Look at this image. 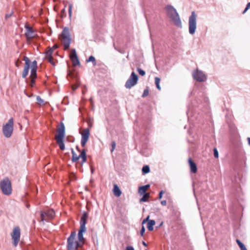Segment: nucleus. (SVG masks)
I'll return each instance as SVG.
<instances>
[{
	"label": "nucleus",
	"mask_w": 250,
	"mask_h": 250,
	"mask_svg": "<svg viewBox=\"0 0 250 250\" xmlns=\"http://www.w3.org/2000/svg\"><path fill=\"white\" fill-rule=\"evenodd\" d=\"M166 10L170 21L175 26L181 28L182 27V21L176 10L171 5H167L166 7Z\"/></svg>",
	"instance_id": "f257e3e1"
},
{
	"label": "nucleus",
	"mask_w": 250,
	"mask_h": 250,
	"mask_svg": "<svg viewBox=\"0 0 250 250\" xmlns=\"http://www.w3.org/2000/svg\"><path fill=\"white\" fill-rule=\"evenodd\" d=\"M88 217V213L84 212L81 217L80 221V228L79 230L78 237V241L83 245L84 244V239L83 236V233L86 231L85 225L86 223V219Z\"/></svg>",
	"instance_id": "f03ea898"
},
{
	"label": "nucleus",
	"mask_w": 250,
	"mask_h": 250,
	"mask_svg": "<svg viewBox=\"0 0 250 250\" xmlns=\"http://www.w3.org/2000/svg\"><path fill=\"white\" fill-rule=\"evenodd\" d=\"M76 232L73 231L67 239V250H78L79 248L82 247L83 245L78 241L75 240Z\"/></svg>",
	"instance_id": "7ed1b4c3"
},
{
	"label": "nucleus",
	"mask_w": 250,
	"mask_h": 250,
	"mask_svg": "<svg viewBox=\"0 0 250 250\" xmlns=\"http://www.w3.org/2000/svg\"><path fill=\"white\" fill-rule=\"evenodd\" d=\"M0 188L4 195H9L11 194L12 190L11 183L7 177L0 181Z\"/></svg>",
	"instance_id": "20e7f679"
},
{
	"label": "nucleus",
	"mask_w": 250,
	"mask_h": 250,
	"mask_svg": "<svg viewBox=\"0 0 250 250\" xmlns=\"http://www.w3.org/2000/svg\"><path fill=\"white\" fill-rule=\"evenodd\" d=\"M61 40L63 44L64 49L67 50L69 48L71 42V37L67 27H65L60 35Z\"/></svg>",
	"instance_id": "39448f33"
},
{
	"label": "nucleus",
	"mask_w": 250,
	"mask_h": 250,
	"mask_svg": "<svg viewBox=\"0 0 250 250\" xmlns=\"http://www.w3.org/2000/svg\"><path fill=\"white\" fill-rule=\"evenodd\" d=\"M14 120L11 118L2 127V132L4 136L9 138L11 136L13 131Z\"/></svg>",
	"instance_id": "423d86ee"
},
{
	"label": "nucleus",
	"mask_w": 250,
	"mask_h": 250,
	"mask_svg": "<svg viewBox=\"0 0 250 250\" xmlns=\"http://www.w3.org/2000/svg\"><path fill=\"white\" fill-rule=\"evenodd\" d=\"M196 18L197 16L195 12L192 11L188 20V31L191 35H193L196 31L197 26Z\"/></svg>",
	"instance_id": "0eeeda50"
},
{
	"label": "nucleus",
	"mask_w": 250,
	"mask_h": 250,
	"mask_svg": "<svg viewBox=\"0 0 250 250\" xmlns=\"http://www.w3.org/2000/svg\"><path fill=\"white\" fill-rule=\"evenodd\" d=\"M37 62L36 61H34L31 65V73L30 77L31 78L30 82L29 84L31 86L33 87L35 84V79L37 78Z\"/></svg>",
	"instance_id": "6e6552de"
},
{
	"label": "nucleus",
	"mask_w": 250,
	"mask_h": 250,
	"mask_svg": "<svg viewBox=\"0 0 250 250\" xmlns=\"http://www.w3.org/2000/svg\"><path fill=\"white\" fill-rule=\"evenodd\" d=\"M138 77L134 72L131 73L128 79L126 81L125 83V87L127 89H130L133 86H135L138 82Z\"/></svg>",
	"instance_id": "1a4fd4ad"
},
{
	"label": "nucleus",
	"mask_w": 250,
	"mask_h": 250,
	"mask_svg": "<svg viewBox=\"0 0 250 250\" xmlns=\"http://www.w3.org/2000/svg\"><path fill=\"white\" fill-rule=\"evenodd\" d=\"M11 236L13 241V245L16 247L20 241L21 237V229L19 227H16L13 229Z\"/></svg>",
	"instance_id": "9d476101"
},
{
	"label": "nucleus",
	"mask_w": 250,
	"mask_h": 250,
	"mask_svg": "<svg viewBox=\"0 0 250 250\" xmlns=\"http://www.w3.org/2000/svg\"><path fill=\"white\" fill-rule=\"evenodd\" d=\"M55 214V211L53 209H48L45 211H41V220L42 222L48 221L54 218Z\"/></svg>",
	"instance_id": "9b49d317"
},
{
	"label": "nucleus",
	"mask_w": 250,
	"mask_h": 250,
	"mask_svg": "<svg viewBox=\"0 0 250 250\" xmlns=\"http://www.w3.org/2000/svg\"><path fill=\"white\" fill-rule=\"evenodd\" d=\"M71 151L72 154V161L73 162H76L80 158H82L83 164L86 161V155L85 149L82 150L81 154L79 156H77L75 153L73 148L71 149Z\"/></svg>",
	"instance_id": "f8f14e48"
},
{
	"label": "nucleus",
	"mask_w": 250,
	"mask_h": 250,
	"mask_svg": "<svg viewBox=\"0 0 250 250\" xmlns=\"http://www.w3.org/2000/svg\"><path fill=\"white\" fill-rule=\"evenodd\" d=\"M192 76L194 79L199 82H205L207 80L206 76L204 72L198 69L193 71Z\"/></svg>",
	"instance_id": "ddd939ff"
},
{
	"label": "nucleus",
	"mask_w": 250,
	"mask_h": 250,
	"mask_svg": "<svg viewBox=\"0 0 250 250\" xmlns=\"http://www.w3.org/2000/svg\"><path fill=\"white\" fill-rule=\"evenodd\" d=\"M81 135V145L83 147H84L85 146L90 136L89 129L88 128L84 129L82 132Z\"/></svg>",
	"instance_id": "4468645a"
},
{
	"label": "nucleus",
	"mask_w": 250,
	"mask_h": 250,
	"mask_svg": "<svg viewBox=\"0 0 250 250\" xmlns=\"http://www.w3.org/2000/svg\"><path fill=\"white\" fill-rule=\"evenodd\" d=\"M57 132L55 139H63L65 136V126L62 123H60L59 127L57 128Z\"/></svg>",
	"instance_id": "2eb2a0df"
},
{
	"label": "nucleus",
	"mask_w": 250,
	"mask_h": 250,
	"mask_svg": "<svg viewBox=\"0 0 250 250\" xmlns=\"http://www.w3.org/2000/svg\"><path fill=\"white\" fill-rule=\"evenodd\" d=\"M23 60L25 61V65L22 73V77L23 78H25L28 74L31 64V61L29 60V59L26 56H24Z\"/></svg>",
	"instance_id": "dca6fc26"
},
{
	"label": "nucleus",
	"mask_w": 250,
	"mask_h": 250,
	"mask_svg": "<svg viewBox=\"0 0 250 250\" xmlns=\"http://www.w3.org/2000/svg\"><path fill=\"white\" fill-rule=\"evenodd\" d=\"M53 51L52 48H49L45 53V59L53 65H55V62L52 57Z\"/></svg>",
	"instance_id": "f3484780"
},
{
	"label": "nucleus",
	"mask_w": 250,
	"mask_h": 250,
	"mask_svg": "<svg viewBox=\"0 0 250 250\" xmlns=\"http://www.w3.org/2000/svg\"><path fill=\"white\" fill-rule=\"evenodd\" d=\"M26 32L25 35L28 40H30L34 37V32L31 27L26 26Z\"/></svg>",
	"instance_id": "a211bd4d"
},
{
	"label": "nucleus",
	"mask_w": 250,
	"mask_h": 250,
	"mask_svg": "<svg viewBox=\"0 0 250 250\" xmlns=\"http://www.w3.org/2000/svg\"><path fill=\"white\" fill-rule=\"evenodd\" d=\"M188 161L191 171L194 173H196L197 170L196 164L192 160L191 158H189Z\"/></svg>",
	"instance_id": "6ab92c4d"
},
{
	"label": "nucleus",
	"mask_w": 250,
	"mask_h": 250,
	"mask_svg": "<svg viewBox=\"0 0 250 250\" xmlns=\"http://www.w3.org/2000/svg\"><path fill=\"white\" fill-rule=\"evenodd\" d=\"M113 192H114V195L118 197L120 196L122 194V192H121V190L116 185H115L114 186Z\"/></svg>",
	"instance_id": "aec40b11"
},
{
	"label": "nucleus",
	"mask_w": 250,
	"mask_h": 250,
	"mask_svg": "<svg viewBox=\"0 0 250 250\" xmlns=\"http://www.w3.org/2000/svg\"><path fill=\"white\" fill-rule=\"evenodd\" d=\"M155 224V222L154 220H149L147 224V228L150 231H151L153 229V226Z\"/></svg>",
	"instance_id": "412c9836"
},
{
	"label": "nucleus",
	"mask_w": 250,
	"mask_h": 250,
	"mask_svg": "<svg viewBox=\"0 0 250 250\" xmlns=\"http://www.w3.org/2000/svg\"><path fill=\"white\" fill-rule=\"evenodd\" d=\"M57 140V142L60 148L62 150H63L65 149V146L63 143V139H56Z\"/></svg>",
	"instance_id": "4be33fe9"
},
{
	"label": "nucleus",
	"mask_w": 250,
	"mask_h": 250,
	"mask_svg": "<svg viewBox=\"0 0 250 250\" xmlns=\"http://www.w3.org/2000/svg\"><path fill=\"white\" fill-rule=\"evenodd\" d=\"M150 194L148 192H145V193H143L142 195L143 196L142 197V202H146L147 201V199L149 197Z\"/></svg>",
	"instance_id": "5701e85b"
},
{
	"label": "nucleus",
	"mask_w": 250,
	"mask_h": 250,
	"mask_svg": "<svg viewBox=\"0 0 250 250\" xmlns=\"http://www.w3.org/2000/svg\"><path fill=\"white\" fill-rule=\"evenodd\" d=\"M150 171L149 167L147 165L144 166L142 168V172L143 174L149 173Z\"/></svg>",
	"instance_id": "b1692460"
},
{
	"label": "nucleus",
	"mask_w": 250,
	"mask_h": 250,
	"mask_svg": "<svg viewBox=\"0 0 250 250\" xmlns=\"http://www.w3.org/2000/svg\"><path fill=\"white\" fill-rule=\"evenodd\" d=\"M236 242L238 244L239 248H240L241 250H247L246 247L244 245V244L241 242L239 240L237 239Z\"/></svg>",
	"instance_id": "393cba45"
},
{
	"label": "nucleus",
	"mask_w": 250,
	"mask_h": 250,
	"mask_svg": "<svg viewBox=\"0 0 250 250\" xmlns=\"http://www.w3.org/2000/svg\"><path fill=\"white\" fill-rule=\"evenodd\" d=\"M71 60L72 62V64H73V66H76L77 65H80V62H79V60L78 57L75 58L74 59V58L72 59H71Z\"/></svg>",
	"instance_id": "a878e982"
},
{
	"label": "nucleus",
	"mask_w": 250,
	"mask_h": 250,
	"mask_svg": "<svg viewBox=\"0 0 250 250\" xmlns=\"http://www.w3.org/2000/svg\"><path fill=\"white\" fill-rule=\"evenodd\" d=\"M78 57L75 49H73L71 51L70 54V59Z\"/></svg>",
	"instance_id": "bb28decb"
},
{
	"label": "nucleus",
	"mask_w": 250,
	"mask_h": 250,
	"mask_svg": "<svg viewBox=\"0 0 250 250\" xmlns=\"http://www.w3.org/2000/svg\"><path fill=\"white\" fill-rule=\"evenodd\" d=\"M160 79L158 77H156L155 78V83L157 88L159 90H161V87L160 86Z\"/></svg>",
	"instance_id": "cd10ccee"
},
{
	"label": "nucleus",
	"mask_w": 250,
	"mask_h": 250,
	"mask_svg": "<svg viewBox=\"0 0 250 250\" xmlns=\"http://www.w3.org/2000/svg\"><path fill=\"white\" fill-rule=\"evenodd\" d=\"M86 61H87V62H92L94 65H95L96 64V60L93 56H90L89 57L88 59Z\"/></svg>",
	"instance_id": "c85d7f7f"
},
{
	"label": "nucleus",
	"mask_w": 250,
	"mask_h": 250,
	"mask_svg": "<svg viewBox=\"0 0 250 250\" xmlns=\"http://www.w3.org/2000/svg\"><path fill=\"white\" fill-rule=\"evenodd\" d=\"M149 187L150 185L148 184L144 186H142V194H143V193L146 192V191L149 188Z\"/></svg>",
	"instance_id": "c756f323"
},
{
	"label": "nucleus",
	"mask_w": 250,
	"mask_h": 250,
	"mask_svg": "<svg viewBox=\"0 0 250 250\" xmlns=\"http://www.w3.org/2000/svg\"><path fill=\"white\" fill-rule=\"evenodd\" d=\"M213 153H214V156L216 158H218L219 156L218 152L216 148H214L213 149Z\"/></svg>",
	"instance_id": "7c9ffc66"
},
{
	"label": "nucleus",
	"mask_w": 250,
	"mask_h": 250,
	"mask_svg": "<svg viewBox=\"0 0 250 250\" xmlns=\"http://www.w3.org/2000/svg\"><path fill=\"white\" fill-rule=\"evenodd\" d=\"M72 5L71 4L69 5L68 7V13H69V16L70 17H71L72 15Z\"/></svg>",
	"instance_id": "2f4dec72"
},
{
	"label": "nucleus",
	"mask_w": 250,
	"mask_h": 250,
	"mask_svg": "<svg viewBox=\"0 0 250 250\" xmlns=\"http://www.w3.org/2000/svg\"><path fill=\"white\" fill-rule=\"evenodd\" d=\"M116 147V142L115 141H112L111 143V152H112Z\"/></svg>",
	"instance_id": "473e14b6"
},
{
	"label": "nucleus",
	"mask_w": 250,
	"mask_h": 250,
	"mask_svg": "<svg viewBox=\"0 0 250 250\" xmlns=\"http://www.w3.org/2000/svg\"><path fill=\"white\" fill-rule=\"evenodd\" d=\"M250 8V2L248 3V4H247V6H246V7L245 8V10H244V11L243 12V14H245L247 10H248Z\"/></svg>",
	"instance_id": "72a5a7b5"
},
{
	"label": "nucleus",
	"mask_w": 250,
	"mask_h": 250,
	"mask_svg": "<svg viewBox=\"0 0 250 250\" xmlns=\"http://www.w3.org/2000/svg\"><path fill=\"white\" fill-rule=\"evenodd\" d=\"M148 93H149L148 90L146 89L144 91L143 94L142 96L143 97H146V96H147L148 95Z\"/></svg>",
	"instance_id": "f704fd0d"
},
{
	"label": "nucleus",
	"mask_w": 250,
	"mask_h": 250,
	"mask_svg": "<svg viewBox=\"0 0 250 250\" xmlns=\"http://www.w3.org/2000/svg\"><path fill=\"white\" fill-rule=\"evenodd\" d=\"M37 100L38 102H39L41 103H42L43 102V100L42 99V98L40 96H37Z\"/></svg>",
	"instance_id": "c9c22d12"
},
{
	"label": "nucleus",
	"mask_w": 250,
	"mask_h": 250,
	"mask_svg": "<svg viewBox=\"0 0 250 250\" xmlns=\"http://www.w3.org/2000/svg\"><path fill=\"white\" fill-rule=\"evenodd\" d=\"M164 192L163 190H161L159 194V199H160L162 198L163 194H164Z\"/></svg>",
	"instance_id": "e433bc0d"
},
{
	"label": "nucleus",
	"mask_w": 250,
	"mask_h": 250,
	"mask_svg": "<svg viewBox=\"0 0 250 250\" xmlns=\"http://www.w3.org/2000/svg\"><path fill=\"white\" fill-rule=\"evenodd\" d=\"M161 204L162 205L165 206L167 205V201L166 200H163L161 202Z\"/></svg>",
	"instance_id": "4c0bfd02"
},
{
	"label": "nucleus",
	"mask_w": 250,
	"mask_h": 250,
	"mask_svg": "<svg viewBox=\"0 0 250 250\" xmlns=\"http://www.w3.org/2000/svg\"><path fill=\"white\" fill-rule=\"evenodd\" d=\"M126 250H134V248L132 246H127L126 248Z\"/></svg>",
	"instance_id": "58836bf2"
},
{
	"label": "nucleus",
	"mask_w": 250,
	"mask_h": 250,
	"mask_svg": "<svg viewBox=\"0 0 250 250\" xmlns=\"http://www.w3.org/2000/svg\"><path fill=\"white\" fill-rule=\"evenodd\" d=\"M58 46L57 44H55L51 48L53 49V51L57 48Z\"/></svg>",
	"instance_id": "ea45409f"
},
{
	"label": "nucleus",
	"mask_w": 250,
	"mask_h": 250,
	"mask_svg": "<svg viewBox=\"0 0 250 250\" xmlns=\"http://www.w3.org/2000/svg\"><path fill=\"white\" fill-rule=\"evenodd\" d=\"M145 229L143 226H142V235L143 234V233L145 232Z\"/></svg>",
	"instance_id": "a19ab883"
},
{
	"label": "nucleus",
	"mask_w": 250,
	"mask_h": 250,
	"mask_svg": "<svg viewBox=\"0 0 250 250\" xmlns=\"http://www.w3.org/2000/svg\"><path fill=\"white\" fill-rule=\"evenodd\" d=\"M137 70H138V73H139L140 74H141V68H139V67H138V68H137Z\"/></svg>",
	"instance_id": "79ce46f5"
},
{
	"label": "nucleus",
	"mask_w": 250,
	"mask_h": 250,
	"mask_svg": "<svg viewBox=\"0 0 250 250\" xmlns=\"http://www.w3.org/2000/svg\"><path fill=\"white\" fill-rule=\"evenodd\" d=\"M148 217H147V218L146 219H144V220L143 221V222H142V224H144V223H145L146 222V221L147 219L148 218Z\"/></svg>",
	"instance_id": "37998d69"
},
{
	"label": "nucleus",
	"mask_w": 250,
	"mask_h": 250,
	"mask_svg": "<svg viewBox=\"0 0 250 250\" xmlns=\"http://www.w3.org/2000/svg\"><path fill=\"white\" fill-rule=\"evenodd\" d=\"M138 193H141V186L138 187Z\"/></svg>",
	"instance_id": "c03bdc74"
},
{
	"label": "nucleus",
	"mask_w": 250,
	"mask_h": 250,
	"mask_svg": "<svg viewBox=\"0 0 250 250\" xmlns=\"http://www.w3.org/2000/svg\"><path fill=\"white\" fill-rule=\"evenodd\" d=\"M145 71L142 70V76H144L145 75Z\"/></svg>",
	"instance_id": "a18cd8bd"
},
{
	"label": "nucleus",
	"mask_w": 250,
	"mask_h": 250,
	"mask_svg": "<svg viewBox=\"0 0 250 250\" xmlns=\"http://www.w3.org/2000/svg\"><path fill=\"white\" fill-rule=\"evenodd\" d=\"M248 141L249 145L250 146V137L248 138Z\"/></svg>",
	"instance_id": "49530a36"
},
{
	"label": "nucleus",
	"mask_w": 250,
	"mask_h": 250,
	"mask_svg": "<svg viewBox=\"0 0 250 250\" xmlns=\"http://www.w3.org/2000/svg\"><path fill=\"white\" fill-rule=\"evenodd\" d=\"M142 244L144 245L145 246H146V244L145 242H142Z\"/></svg>",
	"instance_id": "de8ad7c7"
},
{
	"label": "nucleus",
	"mask_w": 250,
	"mask_h": 250,
	"mask_svg": "<svg viewBox=\"0 0 250 250\" xmlns=\"http://www.w3.org/2000/svg\"><path fill=\"white\" fill-rule=\"evenodd\" d=\"M77 88V87H73V89L74 90L76 89Z\"/></svg>",
	"instance_id": "09e8293b"
},
{
	"label": "nucleus",
	"mask_w": 250,
	"mask_h": 250,
	"mask_svg": "<svg viewBox=\"0 0 250 250\" xmlns=\"http://www.w3.org/2000/svg\"><path fill=\"white\" fill-rule=\"evenodd\" d=\"M16 65L17 67H19L18 64L16 63Z\"/></svg>",
	"instance_id": "8fccbe9b"
}]
</instances>
